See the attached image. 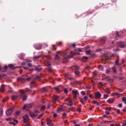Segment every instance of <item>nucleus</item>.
<instances>
[{"instance_id": "obj_43", "label": "nucleus", "mask_w": 126, "mask_h": 126, "mask_svg": "<svg viewBox=\"0 0 126 126\" xmlns=\"http://www.w3.org/2000/svg\"><path fill=\"white\" fill-rule=\"evenodd\" d=\"M63 110V107H61V108H59L57 110V111H61Z\"/></svg>"}, {"instance_id": "obj_2", "label": "nucleus", "mask_w": 126, "mask_h": 126, "mask_svg": "<svg viewBox=\"0 0 126 126\" xmlns=\"http://www.w3.org/2000/svg\"><path fill=\"white\" fill-rule=\"evenodd\" d=\"M19 92L21 93L20 96L21 97L23 96L22 98L23 100L24 101L26 100L27 98V96L25 95H23L25 94L24 91L23 89H21L20 90Z\"/></svg>"}, {"instance_id": "obj_32", "label": "nucleus", "mask_w": 126, "mask_h": 126, "mask_svg": "<svg viewBox=\"0 0 126 126\" xmlns=\"http://www.w3.org/2000/svg\"><path fill=\"white\" fill-rule=\"evenodd\" d=\"M46 65L48 67L50 66V64L49 62L47 61L45 63Z\"/></svg>"}, {"instance_id": "obj_7", "label": "nucleus", "mask_w": 126, "mask_h": 126, "mask_svg": "<svg viewBox=\"0 0 126 126\" xmlns=\"http://www.w3.org/2000/svg\"><path fill=\"white\" fill-rule=\"evenodd\" d=\"M24 120L23 121L24 122L26 123L28 122L29 120V116L27 114H26L23 117Z\"/></svg>"}, {"instance_id": "obj_25", "label": "nucleus", "mask_w": 126, "mask_h": 126, "mask_svg": "<svg viewBox=\"0 0 126 126\" xmlns=\"http://www.w3.org/2000/svg\"><path fill=\"white\" fill-rule=\"evenodd\" d=\"M47 69L50 72H52V68L50 66H49L47 67Z\"/></svg>"}, {"instance_id": "obj_27", "label": "nucleus", "mask_w": 126, "mask_h": 126, "mask_svg": "<svg viewBox=\"0 0 126 126\" xmlns=\"http://www.w3.org/2000/svg\"><path fill=\"white\" fill-rule=\"evenodd\" d=\"M91 50L90 49L87 50H85V52L86 54H91Z\"/></svg>"}, {"instance_id": "obj_16", "label": "nucleus", "mask_w": 126, "mask_h": 126, "mask_svg": "<svg viewBox=\"0 0 126 126\" xmlns=\"http://www.w3.org/2000/svg\"><path fill=\"white\" fill-rule=\"evenodd\" d=\"M24 56L25 55L24 54L21 53L19 55L18 57L21 59L23 60L24 58Z\"/></svg>"}, {"instance_id": "obj_62", "label": "nucleus", "mask_w": 126, "mask_h": 126, "mask_svg": "<svg viewBox=\"0 0 126 126\" xmlns=\"http://www.w3.org/2000/svg\"><path fill=\"white\" fill-rule=\"evenodd\" d=\"M77 110L79 112H80L81 111V109L80 108H78L77 109Z\"/></svg>"}, {"instance_id": "obj_26", "label": "nucleus", "mask_w": 126, "mask_h": 126, "mask_svg": "<svg viewBox=\"0 0 126 126\" xmlns=\"http://www.w3.org/2000/svg\"><path fill=\"white\" fill-rule=\"evenodd\" d=\"M9 99V97H5L3 99L2 102L3 103H4L5 102H6Z\"/></svg>"}, {"instance_id": "obj_37", "label": "nucleus", "mask_w": 126, "mask_h": 126, "mask_svg": "<svg viewBox=\"0 0 126 126\" xmlns=\"http://www.w3.org/2000/svg\"><path fill=\"white\" fill-rule=\"evenodd\" d=\"M40 56H35L34 57V60H36L38 59L40 57Z\"/></svg>"}, {"instance_id": "obj_18", "label": "nucleus", "mask_w": 126, "mask_h": 126, "mask_svg": "<svg viewBox=\"0 0 126 126\" xmlns=\"http://www.w3.org/2000/svg\"><path fill=\"white\" fill-rule=\"evenodd\" d=\"M42 45L41 44H39L37 45L35 47L36 49H41L42 47Z\"/></svg>"}, {"instance_id": "obj_39", "label": "nucleus", "mask_w": 126, "mask_h": 126, "mask_svg": "<svg viewBox=\"0 0 126 126\" xmlns=\"http://www.w3.org/2000/svg\"><path fill=\"white\" fill-rule=\"evenodd\" d=\"M27 65L29 67H31L32 66V64L31 63H27Z\"/></svg>"}, {"instance_id": "obj_14", "label": "nucleus", "mask_w": 126, "mask_h": 126, "mask_svg": "<svg viewBox=\"0 0 126 126\" xmlns=\"http://www.w3.org/2000/svg\"><path fill=\"white\" fill-rule=\"evenodd\" d=\"M4 85L3 84H2L1 85V87L0 88V91L1 92H4Z\"/></svg>"}, {"instance_id": "obj_34", "label": "nucleus", "mask_w": 126, "mask_h": 126, "mask_svg": "<svg viewBox=\"0 0 126 126\" xmlns=\"http://www.w3.org/2000/svg\"><path fill=\"white\" fill-rule=\"evenodd\" d=\"M112 69L113 72L114 73H116V71L115 69V67H114L112 68Z\"/></svg>"}, {"instance_id": "obj_15", "label": "nucleus", "mask_w": 126, "mask_h": 126, "mask_svg": "<svg viewBox=\"0 0 126 126\" xmlns=\"http://www.w3.org/2000/svg\"><path fill=\"white\" fill-rule=\"evenodd\" d=\"M82 51V50H81V49L80 48H79L77 49H76L75 50L76 53V54H80V53H79L78 52Z\"/></svg>"}, {"instance_id": "obj_41", "label": "nucleus", "mask_w": 126, "mask_h": 126, "mask_svg": "<svg viewBox=\"0 0 126 126\" xmlns=\"http://www.w3.org/2000/svg\"><path fill=\"white\" fill-rule=\"evenodd\" d=\"M91 56L92 57H94L96 56V55L95 53L91 54Z\"/></svg>"}, {"instance_id": "obj_61", "label": "nucleus", "mask_w": 126, "mask_h": 126, "mask_svg": "<svg viewBox=\"0 0 126 126\" xmlns=\"http://www.w3.org/2000/svg\"><path fill=\"white\" fill-rule=\"evenodd\" d=\"M12 119V118H6L5 119L7 121H10V120Z\"/></svg>"}, {"instance_id": "obj_50", "label": "nucleus", "mask_w": 126, "mask_h": 126, "mask_svg": "<svg viewBox=\"0 0 126 126\" xmlns=\"http://www.w3.org/2000/svg\"><path fill=\"white\" fill-rule=\"evenodd\" d=\"M54 88L59 93L60 92V91H59V90L58 88L57 87H55Z\"/></svg>"}, {"instance_id": "obj_56", "label": "nucleus", "mask_w": 126, "mask_h": 126, "mask_svg": "<svg viewBox=\"0 0 126 126\" xmlns=\"http://www.w3.org/2000/svg\"><path fill=\"white\" fill-rule=\"evenodd\" d=\"M99 85L100 86H103V85L102 83L101 82H99Z\"/></svg>"}, {"instance_id": "obj_36", "label": "nucleus", "mask_w": 126, "mask_h": 126, "mask_svg": "<svg viewBox=\"0 0 126 126\" xmlns=\"http://www.w3.org/2000/svg\"><path fill=\"white\" fill-rule=\"evenodd\" d=\"M80 101L81 103L83 105H84L85 104V102H84L85 101L83 99L81 98L80 99Z\"/></svg>"}, {"instance_id": "obj_31", "label": "nucleus", "mask_w": 126, "mask_h": 126, "mask_svg": "<svg viewBox=\"0 0 126 126\" xmlns=\"http://www.w3.org/2000/svg\"><path fill=\"white\" fill-rule=\"evenodd\" d=\"M18 96L16 95H13L12 97V99L13 100H15L17 98Z\"/></svg>"}, {"instance_id": "obj_6", "label": "nucleus", "mask_w": 126, "mask_h": 126, "mask_svg": "<svg viewBox=\"0 0 126 126\" xmlns=\"http://www.w3.org/2000/svg\"><path fill=\"white\" fill-rule=\"evenodd\" d=\"M95 97L96 99H99L101 96V94L98 92H97L94 93Z\"/></svg>"}, {"instance_id": "obj_33", "label": "nucleus", "mask_w": 126, "mask_h": 126, "mask_svg": "<svg viewBox=\"0 0 126 126\" xmlns=\"http://www.w3.org/2000/svg\"><path fill=\"white\" fill-rule=\"evenodd\" d=\"M73 69L77 70L79 69V67L77 65H75L73 66Z\"/></svg>"}, {"instance_id": "obj_60", "label": "nucleus", "mask_w": 126, "mask_h": 126, "mask_svg": "<svg viewBox=\"0 0 126 126\" xmlns=\"http://www.w3.org/2000/svg\"><path fill=\"white\" fill-rule=\"evenodd\" d=\"M110 72V71L109 69H107L106 71V73L107 74L109 73Z\"/></svg>"}, {"instance_id": "obj_46", "label": "nucleus", "mask_w": 126, "mask_h": 126, "mask_svg": "<svg viewBox=\"0 0 126 126\" xmlns=\"http://www.w3.org/2000/svg\"><path fill=\"white\" fill-rule=\"evenodd\" d=\"M64 93L65 94H67L68 93V91L65 88L64 90Z\"/></svg>"}, {"instance_id": "obj_30", "label": "nucleus", "mask_w": 126, "mask_h": 126, "mask_svg": "<svg viewBox=\"0 0 126 126\" xmlns=\"http://www.w3.org/2000/svg\"><path fill=\"white\" fill-rule=\"evenodd\" d=\"M33 105V104L30 103L28 105H27V108L28 109L30 108H31Z\"/></svg>"}, {"instance_id": "obj_10", "label": "nucleus", "mask_w": 126, "mask_h": 126, "mask_svg": "<svg viewBox=\"0 0 126 126\" xmlns=\"http://www.w3.org/2000/svg\"><path fill=\"white\" fill-rule=\"evenodd\" d=\"M117 45L119 47L121 48H124L125 46V45L122 42H119L118 43Z\"/></svg>"}, {"instance_id": "obj_57", "label": "nucleus", "mask_w": 126, "mask_h": 126, "mask_svg": "<svg viewBox=\"0 0 126 126\" xmlns=\"http://www.w3.org/2000/svg\"><path fill=\"white\" fill-rule=\"evenodd\" d=\"M97 102V101L96 100H93L92 103L94 104H96Z\"/></svg>"}, {"instance_id": "obj_47", "label": "nucleus", "mask_w": 126, "mask_h": 126, "mask_svg": "<svg viewBox=\"0 0 126 126\" xmlns=\"http://www.w3.org/2000/svg\"><path fill=\"white\" fill-rule=\"evenodd\" d=\"M67 78L70 80H72L74 79L72 77H67Z\"/></svg>"}, {"instance_id": "obj_52", "label": "nucleus", "mask_w": 126, "mask_h": 126, "mask_svg": "<svg viewBox=\"0 0 126 126\" xmlns=\"http://www.w3.org/2000/svg\"><path fill=\"white\" fill-rule=\"evenodd\" d=\"M71 46L73 47H75L76 46V44L75 43H73L71 45Z\"/></svg>"}, {"instance_id": "obj_54", "label": "nucleus", "mask_w": 126, "mask_h": 126, "mask_svg": "<svg viewBox=\"0 0 126 126\" xmlns=\"http://www.w3.org/2000/svg\"><path fill=\"white\" fill-rule=\"evenodd\" d=\"M117 89H118L120 92H121L123 91V90L122 89H120L118 88H117Z\"/></svg>"}, {"instance_id": "obj_11", "label": "nucleus", "mask_w": 126, "mask_h": 126, "mask_svg": "<svg viewBox=\"0 0 126 126\" xmlns=\"http://www.w3.org/2000/svg\"><path fill=\"white\" fill-rule=\"evenodd\" d=\"M47 124L48 125H50V126L52 125V121L49 118H48L46 120Z\"/></svg>"}, {"instance_id": "obj_58", "label": "nucleus", "mask_w": 126, "mask_h": 126, "mask_svg": "<svg viewBox=\"0 0 126 126\" xmlns=\"http://www.w3.org/2000/svg\"><path fill=\"white\" fill-rule=\"evenodd\" d=\"M119 59H117L115 61V63H116L118 65H119L118 62Z\"/></svg>"}, {"instance_id": "obj_64", "label": "nucleus", "mask_w": 126, "mask_h": 126, "mask_svg": "<svg viewBox=\"0 0 126 126\" xmlns=\"http://www.w3.org/2000/svg\"><path fill=\"white\" fill-rule=\"evenodd\" d=\"M9 123L11 124H13V125L14 126H15L16 125V123L14 122H10Z\"/></svg>"}, {"instance_id": "obj_40", "label": "nucleus", "mask_w": 126, "mask_h": 126, "mask_svg": "<svg viewBox=\"0 0 126 126\" xmlns=\"http://www.w3.org/2000/svg\"><path fill=\"white\" fill-rule=\"evenodd\" d=\"M88 99V97L87 96H85L84 97V101H86V100Z\"/></svg>"}, {"instance_id": "obj_21", "label": "nucleus", "mask_w": 126, "mask_h": 126, "mask_svg": "<svg viewBox=\"0 0 126 126\" xmlns=\"http://www.w3.org/2000/svg\"><path fill=\"white\" fill-rule=\"evenodd\" d=\"M104 91L107 92V93L109 94L110 93V90L108 88H107L104 90Z\"/></svg>"}, {"instance_id": "obj_22", "label": "nucleus", "mask_w": 126, "mask_h": 126, "mask_svg": "<svg viewBox=\"0 0 126 126\" xmlns=\"http://www.w3.org/2000/svg\"><path fill=\"white\" fill-rule=\"evenodd\" d=\"M40 90H41V92H45L46 90H47L46 87H43L40 89Z\"/></svg>"}, {"instance_id": "obj_19", "label": "nucleus", "mask_w": 126, "mask_h": 126, "mask_svg": "<svg viewBox=\"0 0 126 126\" xmlns=\"http://www.w3.org/2000/svg\"><path fill=\"white\" fill-rule=\"evenodd\" d=\"M114 100L113 98L109 99L107 101L109 103L111 104L114 102Z\"/></svg>"}, {"instance_id": "obj_8", "label": "nucleus", "mask_w": 126, "mask_h": 126, "mask_svg": "<svg viewBox=\"0 0 126 126\" xmlns=\"http://www.w3.org/2000/svg\"><path fill=\"white\" fill-rule=\"evenodd\" d=\"M59 98V97L58 96L54 95L52 98V102L55 103L58 100Z\"/></svg>"}, {"instance_id": "obj_53", "label": "nucleus", "mask_w": 126, "mask_h": 126, "mask_svg": "<svg viewBox=\"0 0 126 126\" xmlns=\"http://www.w3.org/2000/svg\"><path fill=\"white\" fill-rule=\"evenodd\" d=\"M67 105L69 106H71L73 105V103H69L67 104Z\"/></svg>"}, {"instance_id": "obj_13", "label": "nucleus", "mask_w": 126, "mask_h": 126, "mask_svg": "<svg viewBox=\"0 0 126 126\" xmlns=\"http://www.w3.org/2000/svg\"><path fill=\"white\" fill-rule=\"evenodd\" d=\"M42 69V68L39 65L36 67L35 68V69L36 71L37 72L40 71Z\"/></svg>"}, {"instance_id": "obj_38", "label": "nucleus", "mask_w": 126, "mask_h": 126, "mask_svg": "<svg viewBox=\"0 0 126 126\" xmlns=\"http://www.w3.org/2000/svg\"><path fill=\"white\" fill-rule=\"evenodd\" d=\"M75 73L76 74L78 75L79 73V71L77 70H76L75 71Z\"/></svg>"}, {"instance_id": "obj_35", "label": "nucleus", "mask_w": 126, "mask_h": 126, "mask_svg": "<svg viewBox=\"0 0 126 126\" xmlns=\"http://www.w3.org/2000/svg\"><path fill=\"white\" fill-rule=\"evenodd\" d=\"M3 113V110L1 108L0 109V117L1 116Z\"/></svg>"}, {"instance_id": "obj_1", "label": "nucleus", "mask_w": 126, "mask_h": 126, "mask_svg": "<svg viewBox=\"0 0 126 126\" xmlns=\"http://www.w3.org/2000/svg\"><path fill=\"white\" fill-rule=\"evenodd\" d=\"M39 113V112L38 110H36L34 111V112H30L29 114L31 117H33L37 116Z\"/></svg>"}, {"instance_id": "obj_4", "label": "nucleus", "mask_w": 126, "mask_h": 126, "mask_svg": "<svg viewBox=\"0 0 126 126\" xmlns=\"http://www.w3.org/2000/svg\"><path fill=\"white\" fill-rule=\"evenodd\" d=\"M75 55V53L72 51L70 52V55L65 56H64L63 58L64 59H67L72 58Z\"/></svg>"}, {"instance_id": "obj_28", "label": "nucleus", "mask_w": 126, "mask_h": 126, "mask_svg": "<svg viewBox=\"0 0 126 126\" xmlns=\"http://www.w3.org/2000/svg\"><path fill=\"white\" fill-rule=\"evenodd\" d=\"M60 57L57 55H56L55 56L54 59L55 60H59L60 59Z\"/></svg>"}, {"instance_id": "obj_49", "label": "nucleus", "mask_w": 126, "mask_h": 126, "mask_svg": "<svg viewBox=\"0 0 126 126\" xmlns=\"http://www.w3.org/2000/svg\"><path fill=\"white\" fill-rule=\"evenodd\" d=\"M9 66L11 68H12L14 66V65L12 64H10L9 65Z\"/></svg>"}, {"instance_id": "obj_55", "label": "nucleus", "mask_w": 126, "mask_h": 126, "mask_svg": "<svg viewBox=\"0 0 126 126\" xmlns=\"http://www.w3.org/2000/svg\"><path fill=\"white\" fill-rule=\"evenodd\" d=\"M69 109L71 111H73L74 110V108L73 107L71 108H69Z\"/></svg>"}, {"instance_id": "obj_20", "label": "nucleus", "mask_w": 126, "mask_h": 126, "mask_svg": "<svg viewBox=\"0 0 126 126\" xmlns=\"http://www.w3.org/2000/svg\"><path fill=\"white\" fill-rule=\"evenodd\" d=\"M41 78V77L40 76L38 75L36 76L34 78V79L39 81L40 79Z\"/></svg>"}, {"instance_id": "obj_12", "label": "nucleus", "mask_w": 126, "mask_h": 126, "mask_svg": "<svg viewBox=\"0 0 126 126\" xmlns=\"http://www.w3.org/2000/svg\"><path fill=\"white\" fill-rule=\"evenodd\" d=\"M36 84L35 82H32L31 83L30 87L31 88H32L36 86Z\"/></svg>"}, {"instance_id": "obj_17", "label": "nucleus", "mask_w": 126, "mask_h": 126, "mask_svg": "<svg viewBox=\"0 0 126 126\" xmlns=\"http://www.w3.org/2000/svg\"><path fill=\"white\" fill-rule=\"evenodd\" d=\"M21 112V111L20 110H17L15 112L14 115L15 116H17L20 114Z\"/></svg>"}, {"instance_id": "obj_3", "label": "nucleus", "mask_w": 126, "mask_h": 126, "mask_svg": "<svg viewBox=\"0 0 126 126\" xmlns=\"http://www.w3.org/2000/svg\"><path fill=\"white\" fill-rule=\"evenodd\" d=\"M31 79V78L30 77L27 78H18L17 79V80L18 81H20L24 83L26 80L27 81H29Z\"/></svg>"}, {"instance_id": "obj_45", "label": "nucleus", "mask_w": 126, "mask_h": 126, "mask_svg": "<svg viewBox=\"0 0 126 126\" xmlns=\"http://www.w3.org/2000/svg\"><path fill=\"white\" fill-rule=\"evenodd\" d=\"M108 96V94H104V99H106L107 98Z\"/></svg>"}, {"instance_id": "obj_42", "label": "nucleus", "mask_w": 126, "mask_h": 126, "mask_svg": "<svg viewBox=\"0 0 126 126\" xmlns=\"http://www.w3.org/2000/svg\"><path fill=\"white\" fill-rule=\"evenodd\" d=\"M80 93L83 95H85V92L83 91H81L80 92Z\"/></svg>"}, {"instance_id": "obj_5", "label": "nucleus", "mask_w": 126, "mask_h": 126, "mask_svg": "<svg viewBox=\"0 0 126 126\" xmlns=\"http://www.w3.org/2000/svg\"><path fill=\"white\" fill-rule=\"evenodd\" d=\"M14 108L13 107L9 109L6 112V114L7 116H9L11 115L12 113L14 110Z\"/></svg>"}, {"instance_id": "obj_59", "label": "nucleus", "mask_w": 126, "mask_h": 126, "mask_svg": "<svg viewBox=\"0 0 126 126\" xmlns=\"http://www.w3.org/2000/svg\"><path fill=\"white\" fill-rule=\"evenodd\" d=\"M43 115H44L43 114H42L40 115L38 117V119L39 118L41 117H42L43 116Z\"/></svg>"}, {"instance_id": "obj_51", "label": "nucleus", "mask_w": 126, "mask_h": 126, "mask_svg": "<svg viewBox=\"0 0 126 126\" xmlns=\"http://www.w3.org/2000/svg\"><path fill=\"white\" fill-rule=\"evenodd\" d=\"M109 110V111H111V109L110 108H106L105 109V110Z\"/></svg>"}, {"instance_id": "obj_24", "label": "nucleus", "mask_w": 126, "mask_h": 126, "mask_svg": "<svg viewBox=\"0 0 126 126\" xmlns=\"http://www.w3.org/2000/svg\"><path fill=\"white\" fill-rule=\"evenodd\" d=\"M87 60V57H83L82 59V60L83 62H86Z\"/></svg>"}, {"instance_id": "obj_63", "label": "nucleus", "mask_w": 126, "mask_h": 126, "mask_svg": "<svg viewBox=\"0 0 126 126\" xmlns=\"http://www.w3.org/2000/svg\"><path fill=\"white\" fill-rule=\"evenodd\" d=\"M23 68L25 69L26 70H30V69H29V68L27 67H23Z\"/></svg>"}, {"instance_id": "obj_48", "label": "nucleus", "mask_w": 126, "mask_h": 126, "mask_svg": "<svg viewBox=\"0 0 126 126\" xmlns=\"http://www.w3.org/2000/svg\"><path fill=\"white\" fill-rule=\"evenodd\" d=\"M115 95H116L118 97H120V94L119 93H115Z\"/></svg>"}, {"instance_id": "obj_23", "label": "nucleus", "mask_w": 126, "mask_h": 126, "mask_svg": "<svg viewBox=\"0 0 126 126\" xmlns=\"http://www.w3.org/2000/svg\"><path fill=\"white\" fill-rule=\"evenodd\" d=\"M78 91L77 90H74L72 91V93L74 95H77Z\"/></svg>"}, {"instance_id": "obj_9", "label": "nucleus", "mask_w": 126, "mask_h": 126, "mask_svg": "<svg viewBox=\"0 0 126 126\" xmlns=\"http://www.w3.org/2000/svg\"><path fill=\"white\" fill-rule=\"evenodd\" d=\"M105 80L106 81H108L110 83H112L113 82L112 79H111L109 77H107L105 78Z\"/></svg>"}, {"instance_id": "obj_29", "label": "nucleus", "mask_w": 126, "mask_h": 126, "mask_svg": "<svg viewBox=\"0 0 126 126\" xmlns=\"http://www.w3.org/2000/svg\"><path fill=\"white\" fill-rule=\"evenodd\" d=\"M103 69V67L101 65H99L98 66V69L99 70H102Z\"/></svg>"}, {"instance_id": "obj_44", "label": "nucleus", "mask_w": 126, "mask_h": 126, "mask_svg": "<svg viewBox=\"0 0 126 126\" xmlns=\"http://www.w3.org/2000/svg\"><path fill=\"white\" fill-rule=\"evenodd\" d=\"M27 108V105L25 104L24 105V106L22 108L23 110H25Z\"/></svg>"}]
</instances>
